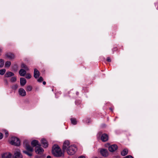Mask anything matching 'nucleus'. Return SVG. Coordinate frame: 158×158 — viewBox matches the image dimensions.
Masks as SVG:
<instances>
[{"label":"nucleus","mask_w":158,"mask_h":158,"mask_svg":"<svg viewBox=\"0 0 158 158\" xmlns=\"http://www.w3.org/2000/svg\"><path fill=\"white\" fill-rule=\"evenodd\" d=\"M16 80V78L15 77H13L11 78L10 81L12 82H15Z\"/></svg>","instance_id":"27"},{"label":"nucleus","mask_w":158,"mask_h":158,"mask_svg":"<svg viewBox=\"0 0 158 158\" xmlns=\"http://www.w3.org/2000/svg\"><path fill=\"white\" fill-rule=\"evenodd\" d=\"M4 60L1 59L0 60V67H2L4 65Z\"/></svg>","instance_id":"26"},{"label":"nucleus","mask_w":158,"mask_h":158,"mask_svg":"<svg viewBox=\"0 0 158 158\" xmlns=\"http://www.w3.org/2000/svg\"><path fill=\"white\" fill-rule=\"evenodd\" d=\"M69 142L68 140L65 141L63 144V150L64 151H67V149L70 146Z\"/></svg>","instance_id":"6"},{"label":"nucleus","mask_w":158,"mask_h":158,"mask_svg":"<svg viewBox=\"0 0 158 158\" xmlns=\"http://www.w3.org/2000/svg\"><path fill=\"white\" fill-rule=\"evenodd\" d=\"M108 139V135L106 134H102L101 137V139L103 142L106 141Z\"/></svg>","instance_id":"9"},{"label":"nucleus","mask_w":158,"mask_h":158,"mask_svg":"<svg viewBox=\"0 0 158 158\" xmlns=\"http://www.w3.org/2000/svg\"><path fill=\"white\" fill-rule=\"evenodd\" d=\"M31 76L30 75V74L29 73H27L26 74V78H27V79H30L31 78Z\"/></svg>","instance_id":"29"},{"label":"nucleus","mask_w":158,"mask_h":158,"mask_svg":"<svg viewBox=\"0 0 158 158\" xmlns=\"http://www.w3.org/2000/svg\"><path fill=\"white\" fill-rule=\"evenodd\" d=\"M4 131L5 133L6 137H7L8 136L9 133L8 131L6 130H4Z\"/></svg>","instance_id":"30"},{"label":"nucleus","mask_w":158,"mask_h":158,"mask_svg":"<svg viewBox=\"0 0 158 158\" xmlns=\"http://www.w3.org/2000/svg\"><path fill=\"white\" fill-rule=\"evenodd\" d=\"M90 122V120L89 118H87L85 121L86 123H89Z\"/></svg>","instance_id":"32"},{"label":"nucleus","mask_w":158,"mask_h":158,"mask_svg":"<svg viewBox=\"0 0 158 158\" xmlns=\"http://www.w3.org/2000/svg\"><path fill=\"white\" fill-rule=\"evenodd\" d=\"M78 94V93H77V95Z\"/></svg>","instance_id":"42"},{"label":"nucleus","mask_w":158,"mask_h":158,"mask_svg":"<svg viewBox=\"0 0 158 158\" xmlns=\"http://www.w3.org/2000/svg\"><path fill=\"white\" fill-rule=\"evenodd\" d=\"M110 110H112V109H110Z\"/></svg>","instance_id":"43"},{"label":"nucleus","mask_w":158,"mask_h":158,"mask_svg":"<svg viewBox=\"0 0 158 158\" xmlns=\"http://www.w3.org/2000/svg\"><path fill=\"white\" fill-rule=\"evenodd\" d=\"M14 74L13 73L10 72H7L5 74V76L6 77H10L11 76H14Z\"/></svg>","instance_id":"19"},{"label":"nucleus","mask_w":158,"mask_h":158,"mask_svg":"<svg viewBox=\"0 0 158 158\" xmlns=\"http://www.w3.org/2000/svg\"><path fill=\"white\" fill-rule=\"evenodd\" d=\"M6 71V69H4L0 70V74L2 75H4L5 74Z\"/></svg>","instance_id":"24"},{"label":"nucleus","mask_w":158,"mask_h":158,"mask_svg":"<svg viewBox=\"0 0 158 158\" xmlns=\"http://www.w3.org/2000/svg\"><path fill=\"white\" fill-rule=\"evenodd\" d=\"M18 87V86L17 84L13 85L11 86V88L12 89L15 90H16L17 89Z\"/></svg>","instance_id":"25"},{"label":"nucleus","mask_w":158,"mask_h":158,"mask_svg":"<svg viewBox=\"0 0 158 158\" xmlns=\"http://www.w3.org/2000/svg\"><path fill=\"white\" fill-rule=\"evenodd\" d=\"M21 67L24 68L26 70H28L29 69L28 67L24 64H22Z\"/></svg>","instance_id":"23"},{"label":"nucleus","mask_w":158,"mask_h":158,"mask_svg":"<svg viewBox=\"0 0 158 158\" xmlns=\"http://www.w3.org/2000/svg\"><path fill=\"white\" fill-rule=\"evenodd\" d=\"M2 52V49H1L0 48V52Z\"/></svg>","instance_id":"41"},{"label":"nucleus","mask_w":158,"mask_h":158,"mask_svg":"<svg viewBox=\"0 0 158 158\" xmlns=\"http://www.w3.org/2000/svg\"><path fill=\"white\" fill-rule=\"evenodd\" d=\"M11 64V62L9 61H7L5 63V67L7 68H9Z\"/></svg>","instance_id":"22"},{"label":"nucleus","mask_w":158,"mask_h":158,"mask_svg":"<svg viewBox=\"0 0 158 158\" xmlns=\"http://www.w3.org/2000/svg\"><path fill=\"white\" fill-rule=\"evenodd\" d=\"M4 81L5 82L6 84V85H7L8 84V81H7V80L5 79L4 80Z\"/></svg>","instance_id":"36"},{"label":"nucleus","mask_w":158,"mask_h":158,"mask_svg":"<svg viewBox=\"0 0 158 158\" xmlns=\"http://www.w3.org/2000/svg\"><path fill=\"white\" fill-rule=\"evenodd\" d=\"M11 154L9 153H6L2 155V158H11Z\"/></svg>","instance_id":"15"},{"label":"nucleus","mask_w":158,"mask_h":158,"mask_svg":"<svg viewBox=\"0 0 158 158\" xmlns=\"http://www.w3.org/2000/svg\"><path fill=\"white\" fill-rule=\"evenodd\" d=\"M6 55L7 57L10 59H13L15 58L14 54L11 53H8Z\"/></svg>","instance_id":"14"},{"label":"nucleus","mask_w":158,"mask_h":158,"mask_svg":"<svg viewBox=\"0 0 158 158\" xmlns=\"http://www.w3.org/2000/svg\"><path fill=\"white\" fill-rule=\"evenodd\" d=\"M23 145L27 151H24L23 152L29 156L32 155L31 152L33 151V148L29 145V143L27 140H25L23 142Z\"/></svg>","instance_id":"1"},{"label":"nucleus","mask_w":158,"mask_h":158,"mask_svg":"<svg viewBox=\"0 0 158 158\" xmlns=\"http://www.w3.org/2000/svg\"><path fill=\"white\" fill-rule=\"evenodd\" d=\"M117 146L115 144L112 145L109 147V150L111 152H113L117 149Z\"/></svg>","instance_id":"8"},{"label":"nucleus","mask_w":158,"mask_h":158,"mask_svg":"<svg viewBox=\"0 0 158 158\" xmlns=\"http://www.w3.org/2000/svg\"><path fill=\"white\" fill-rule=\"evenodd\" d=\"M43 80V78L42 77H40L37 80L39 82H41Z\"/></svg>","instance_id":"31"},{"label":"nucleus","mask_w":158,"mask_h":158,"mask_svg":"<svg viewBox=\"0 0 158 158\" xmlns=\"http://www.w3.org/2000/svg\"><path fill=\"white\" fill-rule=\"evenodd\" d=\"M71 122L72 124L73 125H75L77 124V122L76 119L75 118H72L71 119Z\"/></svg>","instance_id":"21"},{"label":"nucleus","mask_w":158,"mask_h":158,"mask_svg":"<svg viewBox=\"0 0 158 158\" xmlns=\"http://www.w3.org/2000/svg\"><path fill=\"white\" fill-rule=\"evenodd\" d=\"M78 158H85V157L83 156H81L80 157H78Z\"/></svg>","instance_id":"37"},{"label":"nucleus","mask_w":158,"mask_h":158,"mask_svg":"<svg viewBox=\"0 0 158 158\" xmlns=\"http://www.w3.org/2000/svg\"><path fill=\"white\" fill-rule=\"evenodd\" d=\"M100 153L104 156H107L108 155V152L107 150L102 149L100 151Z\"/></svg>","instance_id":"10"},{"label":"nucleus","mask_w":158,"mask_h":158,"mask_svg":"<svg viewBox=\"0 0 158 158\" xmlns=\"http://www.w3.org/2000/svg\"><path fill=\"white\" fill-rule=\"evenodd\" d=\"M19 74L21 76H24L26 73V70L21 69L19 71Z\"/></svg>","instance_id":"18"},{"label":"nucleus","mask_w":158,"mask_h":158,"mask_svg":"<svg viewBox=\"0 0 158 158\" xmlns=\"http://www.w3.org/2000/svg\"><path fill=\"white\" fill-rule=\"evenodd\" d=\"M43 83L44 85H45L46 84V82L45 81H44L43 82Z\"/></svg>","instance_id":"39"},{"label":"nucleus","mask_w":158,"mask_h":158,"mask_svg":"<svg viewBox=\"0 0 158 158\" xmlns=\"http://www.w3.org/2000/svg\"><path fill=\"white\" fill-rule=\"evenodd\" d=\"M31 145L33 147L39 146V145H40L38 143V141L36 140H33L31 142Z\"/></svg>","instance_id":"16"},{"label":"nucleus","mask_w":158,"mask_h":158,"mask_svg":"<svg viewBox=\"0 0 158 158\" xmlns=\"http://www.w3.org/2000/svg\"><path fill=\"white\" fill-rule=\"evenodd\" d=\"M32 88L31 86H27L26 88V90L27 91H30L31 90Z\"/></svg>","instance_id":"28"},{"label":"nucleus","mask_w":158,"mask_h":158,"mask_svg":"<svg viewBox=\"0 0 158 158\" xmlns=\"http://www.w3.org/2000/svg\"><path fill=\"white\" fill-rule=\"evenodd\" d=\"M47 158H51V157L50 156H47Z\"/></svg>","instance_id":"40"},{"label":"nucleus","mask_w":158,"mask_h":158,"mask_svg":"<svg viewBox=\"0 0 158 158\" xmlns=\"http://www.w3.org/2000/svg\"><path fill=\"white\" fill-rule=\"evenodd\" d=\"M52 153L53 155L56 157H60L64 156V154L62 152L61 149L57 145H55L53 146Z\"/></svg>","instance_id":"2"},{"label":"nucleus","mask_w":158,"mask_h":158,"mask_svg":"<svg viewBox=\"0 0 158 158\" xmlns=\"http://www.w3.org/2000/svg\"><path fill=\"white\" fill-rule=\"evenodd\" d=\"M113 50H114V51H116L117 50V48H114Z\"/></svg>","instance_id":"38"},{"label":"nucleus","mask_w":158,"mask_h":158,"mask_svg":"<svg viewBox=\"0 0 158 158\" xmlns=\"http://www.w3.org/2000/svg\"><path fill=\"white\" fill-rule=\"evenodd\" d=\"M18 92L19 95L21 96L24 97L26 95V92L23 88H19V89Z\"/></svg>","instance_id":"7"},{"label":"nucleus","mask_w":158,"mask_h":158,"mask_svg":"<svg viewBox=\"0 0 158 158\" xmlns=\"http://www.w3.org/2000/svg\"><path fill=\"white\" fill-rule=\"evenodd\" d=\"M94 158H97L96 157H95Z\"/></svg>","instance_id":"44"},{"label":"nucleus","mask_w":158,"mask_h":158,"mask_svg":"<svg viewBox=\"0 0 158 158\" xmlns=\"http://www.w3.org/2000/svg\"><path fill=\"white\" fill-rule=\"evenodd\" d=\"M26 83V80L23 78H20V84L21 86H23L25 85Z\"/></svg>","instance_id":"17"},{"label":"nucleus","mask_w":158,"mask_h":158,"mask_svg":"<svg viewBox=\"0 0 158 158\" xmlns=\"http://www.w3.org/2000/svg\"><path fill=\"white\" fill-rule=\"evenodd\" d=\"M40 146V145H39V146H37L35 147V150L37 154H41L44 151V149Z\"/></svg>","instance_id":"5"},{"label":"nucleus","mask_w":158,"mask_h":158,"mask_svg":"<svg viewBox=\"0 0 158 158\" xmlns=\"http://www.w3.org/2000/svg\"><path fill=\"white\" fill-rule=\"evenodd\" d=\"M106 60L107 61L109 62H110L111 61L110 59V57H107V58L106 59Z\"/></svg>","instance_id":"34"},{"label":"nucleus","mask_w":158,"mask_h":158,"mask_svg":"<svg viewBox=\"0 0 158 158\" xmlns=\"http://www.w3.org/2000/svg\"><path fill=\"white\" fill-rule=\"evenodd\" d=\"M10 143L13 145L19 146L20 144L19 139L15 137H12L10 141Z\"/></svg>","instance_id":"4"},{"label":"nucleus","mask_w":158,"mask_h":158,"mask_svg":"<svg viewBox=\"0 0 158 158\" xmlns=\"http://www.w3.org/2000/svg\"><path fill=\"white\" fill-rule=\"evenodd\" d=\"M125 158H133L130 155L127 156L125 157Z\"/></svg>","instance_id":"35"},{"label":"nucleus","mask_w":158,"mask_h":158,"mask_svg":"<svg viewBox=\"0 0 158 158\" xmlns=\"http://www.w3.org/2000/svg\"><path fill=\"white\" fill-rule=\"evenodd\" d=\"M77 150V148L75 145L70 146L67 149V153L69 155L74 154Z\"/></svg>","instance_id":"3"},{"label":"nucleus","mask_w":158,"mask_h":158,"mask_svg":"<svg viewBox=\"0 0 158 158\" xmlns=\"http://www.w3.org/2000/svg\"><path fill=\"white\" fill-rule=\"evenodd\" d=\"M40 75V73L39 71L36 69H34V76L35 78H37Z\"/></svg>","instance_id":"11"},{"label":"nucleus","mask_w":158,"mask_h":158,"mask_svg":"<svg viewBox=\"0 0 158 158\" xmlns=\"http://www.w3.org/2000/svg\"><path fill=\"white\" fill-rule=\"evenodd\" d=\"M22 156L19 152H16L15 153L14 158H22Z\"/></svg>","instance_id":"13"},{"label":"nucleus","mask_w":158,"mask_h":158,"mask_svg":"<svg viewBox=\"0 0 158 158\" xmlns=\"http://www.w3.org/2000/svg\"><path fill=\"white\" fill-rule=\"evenodd\" d=\"M3 137V135L2 133L0 132V139H2Z\"/></svg>","instance_id":"33"},{"label":"nucleus","mask_w":158,"mask_h":158,"mask_svg":"<svg viewBox=\"0 0 158 158\" xmlns=\"http://www.w3.org/2000/svg\"><path fill=\"white\" fill-rule=\"evenodd\" d=\"M128 152V150L127 149H125L121 152V154L123 156H125L127 154Z\"/></svg>","instance_id":"20"},{"label":"nucleus","mask_w":158,"mask_h":158,"mask_svg":"<svg viewBox=\"0 0 158 158\" xmlns=\"http://www.w3.org/2000/svg\"><path fill=\"white\" fill-rule=\"evenodd\" d=\"M41 143L43 145V146L44 148H46L48 146V142L45 139H42L41 140Z\"/></svg>","instance_id":"12"}]
</instances>
